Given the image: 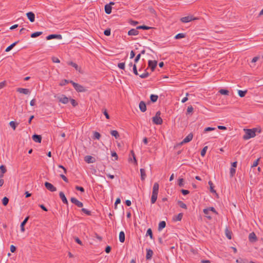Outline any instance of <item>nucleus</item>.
<instances>
[{"instance_id": "1", "label": "nucleus", "mask_w": 263, "mask_h": 263, "mask_svg": "<svg viewBox=\"0 0 263 263\" xmlns=\"http://www.w3.org/2000/svg\"><path fill=\"white\" fill-rule=\"evenodd\" d=\"M159 184L157 182H155L153 185L152 195L151 200V203L152 204L155 203L157 199V196L159 191Z\"/></svg>"}, {"instance_id": "2", "label": "nucleus", "mask_w": 263, "mask_h": 263, "mask_svg": "<svg viewBox=\"0 0 263 263\" xmlns=\"http://www.w3.org/2000/svg\"><path fill=\"white\" fill-rule=\"evenodd\" d=\"M243 130L245 132V134L243 136L244 140H248L256 136V134L254 133V131L252 129H244Z\"/></svg>"}, {"instance_id": "3", "label": "nucleus", "mask_w": 263, "mask_h": 263, "mask_svg": "<svg viewBox=\"0 0 263 263\" xmlns=\"http://www.w3.org/2000/svg\"><path fill=\"white\" fill-rule=\"evenodd\" d=\"M161 115V112L160 111H158L156 115L153 117L152 120L154 124L157 125H161L163 123V120L162 118L160 117Z\"/></svg>"}, {"instance_id": "4", "label": "nucleus", "mask_w": 263, "mask_h": 263, "mask_svg": "<svg viewBox=\"0 0 263 263\" xmlns=\"http://www.w3.org/2000/svg\"><path fill=\"white\" fill-rule=\"evenodd\" d=\"M70 83L72 84L74 89L78 92H83L87 91V89L83 86L78 83H75L72 81H70Z\"/></svg>"}, {"instance_id": "5", "label": "nucleus", "mask_w": 263, "mask_h": 263, "mask_svg": "<svg viewBox=\"0 0 263 263\" xmlns=\"http://www.w3.org/2000/svg\"><path fill=\"white\" fill-rule=\"evenodd\" d=\"M45 186L46 188L50 192H55L57 191V188L48 182H46L45 183Z\"/></svg>"}, {"instance_id": "6", "label": "nucleus", "mask_w": 263, "mask_h": 263, "mask_svg": "<svg viewBox=\"0 0 263 263\" xmlns=\"http://www.w3.org/2000/svg\"><path fill=\"white\" fill-rule=\"evenodd\" d=\"M148 67H149L152 71H153L157 65V62L155 60H149L148 62Z\"/></svg>"}, {"instance_id": "7", "label": "nucleus", "mask_w": 263, "mask_h": 263, "mask_svg": "<svg viewBox=\"0 0 263 263\" xmlns=\"http://www.w3.org/2000/svg\"><path fill=\"white\" fill-rule=\"evenodd\" d=\"M193 138V135L192 133L189 134L183 140L180 142V145H182L184 143H187L191 141Z\"/></svg>"}, {"instance_id": "8", "label": "nucleus", "mask_w": 263, "mask_h": 263, "mask_svg": "<svg viewBox=\"0 0 263 263\" xmlns=\"http://www.w3.org/2000/svg\"><path fill=\"white\" fill-rule=\"evenodd\" d=\"M70 201L72 203L76 204L77 206H78L79 208H81L83 206V204L82 202L79 201L74 197H71L70 199Z\"/></svg>"}, {"instance_id": "9", "label": "nucleus", "mask_w": 263, "mask_h": 263, "mask_svg": "<svg viewBox=\"0 0 263 263\" xmlns=\"http://www.w3.org/2000/svg\"><path fill=\"white\" fill-rule=\"evenodd\" d=\"M59 102L63 104H67L69 101V99L65 95H62L61 97H57Z\"/></svg>"}, {"instance_id": "10", "label": "nucleus", "mask_w": 263, "mask_h": 263, "mask_svg": "<svg viewBox=\"0 0 263 263\" xmlns=\"http://www.w3.org/2000/svg\"><path fill=\"white\" fill-rule=\"evenodd\" d=\"M84 160L88 163H92L96 162V159L94 157L89 155L85 157Z\"/></svg>"}, {"instance_id": "11", "label": "nucleus", "mask_w": 263, "mask_h": 263, "mask_svg": "<svg viewBox=\"0 0 263 263\" xmlns=\"http://www.w3.org/2000/svg\"><path fill=\"white\" fill-rule=\"evenodd\" d=\"M53 39H62V36L61 34H50L46 37L47 40H50Z\"/></svg>"}, {"instance_id": "12", "label": "nucleus", "mask_w": 263, "mask_h": 263, "mask_svg": "<svg viewBox=\"0 0 263 263\" xmlns=\"http://www.w3.org/2000/svg\"><path fill=\"white\" fill-rule=\"evenodd\" d=\"M249 241L251 242H256L257 240V237L254 232L250 233L249 235Z\"/></svg>"}, {"instance_id": "13", "label": "nucleus", "mask_w": 263, "mask_h": 263, "mask_svg": "<svg viewBox=\"0 0 263 263\" xmlns=\"http://www.w3.org/2000/svg\"><path fill=\"white\" fill-rule=\"evenodd\" d=\"M28 18L31 22H33L35 21V15L32 12H29L26 13Z\"/></svg>"}, {"instance_id": "14", "label": "nucleus", "mask_w": 263, "mask_h": 263, "mask_svg": "<svg viewBox=\"0 0 263 263\" xmlns=\"http://www.w3.org/2000/svg\"><path fill=\"white\" fill-rule=\"evenodd\" d=\"M196 18H193L192 16H185V17H182L180 20L183 23H188V22H191V21L192 20H195Z\"/></svg>"}, {"instance_id": "15", "label": "nucleus", "mask_w": 263, "mask_h": 263, "mask_svg": "<svg viewBox=\"0 0 263 263\" xmlns=\"http://www.w3.org/2000/svg\"><path fill=\"white\" fill-rule=\"evenodd\" d=\"M59 196L64 203L68 204V202L67 199L63 192H60L59 193Z\"/></svg>"}, {"instance_id": "16", "label": "nucleus", "mask_w": 263, "mask_h": 263, "mask_svg": "<svg viewBox=\"0 0 263 263\" xmlns=\"http://www.w3.org/2000/svg\"><path fill=\"white\" fill-rule=\"evenodd\" d=\"M33 140L36 142L41 143L42 141V137L41 135L34 134L32 136Z\"/></svg>"}, {"instance_id": "17", "label": "nucleus", "mask_w": 263, "mask_h": 263, "mask_svg": "<svg viewBox=\"0 0 263 263\" xmlns=\"http://www.w3.org/2000/svg\"><path fill=\"white\" fill-rule=\"evenodd\" d=\"M153 255V251L150 249H146V259L147 260L151 259Z\"/></svg>"}, {"instance_id": "18", "label": "nucleus", "mask_w": 263, "mask_h": 263, "mask_svg": "<svg viewBox=\"0 0 263 263\" xmlns=\"http://www.w3.org/2000/svg\"><path fill=\"white\" fill-rule=\"evenodd\" d=\"M29 218V216H27L25 218V219L23 220V221L21 224V230L22 232H24L25 231V225L27 222L28 219Z\"/></svg>"}, {"instance_id": "19", "label": "nucleus", "mask_w": 263, "mask_h": 263, "mask_svg": "<svg viewBox=\"0 0 263 263\" xmlns=\"http://www.w3.org/2000/svg\"><path fill=\"white\" fill-rule=\"evenodd\" d=\"M139 108L142 112H145L146 110V104L144 101H141L140 102Z\"/></svg>"}, {"instance_id": "20", "label": "nucleus", "mask_w": 263, "mask_h": 263, "mask_svg": "<svg viewBox=\"0 0 263 263\" xmlns=\"http://www.w3.org/2000/svg\"><path fill=\"white\" fill-rule=\"evenodd\" d=\"M139 34V31L137 28L136 29H132L128 32V35H137Z\"/></svg>"}, {"instance_id": "21", "label": "nucleus", "mask_w": 263, "mask_h": 263, "mask_svg": "<svg viewBox=\"0 0 263 263\" xmlns=\"http://www.w3.org/2000/svg\"><path fill=\"white\" fill-rule=\"evenodd\" d=\"M17 91L23 93L25 95H27L29 93V90L27 88H18L17 89Z\"/></svg>"}, {"instance_id": "22", "label": "nucleus", "mask_w": 263, "mask_h": 263, "mask_svg": "<svg viewBox=\"0 0 263 263\" xmlns=\"http://www.w3.org/2000/svg\"><path fill=\"white\" fill-rule=\"evenodd\" d=\"M105 12L106 14H109L111 13L112 7L109 5H105L104 7Z\"/></svg>"}, {"instance_id": "23", "label": "nucleus", "mask_w": 263, "mask_h": 263, "mask_svg": "<svg viewBox=\"0 0 263 263\" xmlns=\"http://www.w3.org/2000/svg\"><path fill=\"white\" fill-rule=\"evenodd\" d=\"M119 240L121 242H124L125 241V234L123 231H121L119 233Z\"/></svg>"}, {"instance_id": "24", "label": "nucleus", "mask_w": 263, "mask_h": 263, "mask_svg": "<svg viewBox=\"0 0 263 263\" xmlns=\"http://www.w3.org/2000/svg\"><path fill=\"white\" fill-rule=\"evenodd\" d=\"M166 226V223L164 221H162L159 223L158 226V231H161L163 228H164Z\"/></svg>"}, {"instance_id": "25", "label": "nucleus", "mask_w": 263, "mask_h": 263, "mask_svg": "<svg viewBox=\"0 0 263 263\" xmlns=\"http://www.w3.org/2000/svg\"><path fill=\"white\" fill-rule=\"evenodd\" d=\"M67 64L69 65H70L71 66L73 67L77 70L80 71V68L78 66V65L76 63L70 61V62H67Z\"/></svg>"}, {"instance_id": "26", "label": "nucleus", "mask_w": 263, "mask_h": 263, "mask_svg": "<svg viewBox=\"0 0 263 263\" xmlns=\"http://www.w3.org/2000/svg\"><path fill=\"white\" fill-rule=\"evenodd\" d=\"M141 179L144 180L146 177L145 170L144 168L140 169Z\"/></svg>"}, {"instance_id": "27", "label": "nucleus", "mask_w": 263, "mask_h": 263, "mask_svg": "<svg viewBox=\"0 0 263 263\" xmlns=\"http://www.w3.org/2000/svg\"><path fill=\"white\" fill-rule=\"evenodd\" d=\"M110 134L112 136L115 137V138L116 139H118L120 137V135H119V134L117 130H111L110 131Z\"/></svg>"}, {"instance_id": "28", "label": "nucleus", "mask_w": 263, "mask_h": 263, "mask_svg": "<svg viewBox=\"0 0 263 263\" xmlns=\"http://www.w3.org/2000/svg\"><path fill=\"white\" fill-rule=\"evenodd\" d=\"M17 43H18V41H16V42L13 43V44H12L11 45H10V46H9L6 49L5 51L8 52V51H10L16 45V44Z\"/></svg>"}, {"instance_id": "29", "label": "nucleus", "mask_w": 263, "mask_h": 263, "mask_svg": "<svg viewBox=\"0 0 263 263\" xmlns=\"http://www.w3.org/2000/svg\"><path fill=\"white\" fill-rule=\"evenodd\" d=\"M158 99V96L155 95H151L150 96L151 101L154 103L156 102Z\"/></svg>"}, {"instance_id": "30", "label": "nucleus", "mask_w": 263, "mask_h": 263, "mask_svg": "<svg viewBox=\"0 0 263 263\" xmlns=\"http://www.w3.org/2000/svg\"><path fill=\"white\" fill-rule=\"evenodd\" d=\"M42 34H43L42 32H41V31H37V32H35L32 33L31 34L30 36L32 38H35V37H36L41 35Z\"/></svg>"}, {"instance_id": "31", "label": "nucleus", "mask_w": 263, "mask_h": 263, "mask_svg": "<svg viewBox=\"0 0 263 263\" xmlns=\"http://www.w3.org/2000/svg\"><path fill=\"white\" fill-rule=\"evenodd\" d=\"M152 28L151 27H148L145 25L139 26L137 27V29H144V30H148Z\"/></svg>"}, {"instance_id": "32", "label": "nucleus", "mask_w": 263, "mask_h": 263, "mask_svg": "<svg viewBox=\"0 0 263 263\" xmlns=\"http://www.w3.org/2000/svg\"><path fill=\"white\" fill-rule=\"evenodd\" d=\"M219 92L223 95H229V91L227 89H221L219 90Z\"/></svg>"}, {"instance_id": "33", "label": "nucleus", "mask_w": 263, "mask_h": 263, "mask_svg": "<svg viewBox=\"0 0 263 263\" xmlns=\"http://www.w3.org/2000/svg\"><path fill=\"white\" fill-rule=\"evenodd\" d=\"M225 233H226V236L227 237V238L229 239H231L232 238V237H231V232L228 229H226V230H225Z\"/></svg>"}, {"instance_id": "34", "label": "nucleus", "mask_w": 263, "mask_h": 263, "mask_svg": "<svg viewBox=\"0 0 263 263\" xmlns=\"http://www.w3.org/2000/svg\"><path fill=\"white\" fill-rule=\"evenodd\" d=\"M209 212L210 211H209V210H208L207 209H205L203 210V213L205 215L206 218H208L209 219H211L212 217L209 215Z\"/></svg>"}, {"instance_id": "35", "label": "nucleus", "mask_w": 263, "mask_h": 263, "mask_svg": "<svg viewBox=\"0 0 263 263\" xmlns=\"http://www.w3.org/2000/svg\"><path fill=\"white\" fill-rule=\"evenodd\" d=\"M247 92V90H245V91L239 90L238 91V95L241 98L245 97V96L246 95Z\"/></svg>"}, {"instance_id": "36", "label": "nucleus", "mask_w": 263, "mask_h": 263, "mask_svg": "<svg viewBox=\"0 0 263 263\" xmlns=\"http://www.w3.org/2000/svg\"><path fill=\"white\" fill-rule=\"evenodd\" d=\"M185 34L184 33H178L177 35H176V36H175V39H180L184 38V37H185Z\"/></svg>"}, {"instance_id": "37", "label": "nucleus", "mask_w": 263, "mask_h": 263, "mask_svg": "<svg viewBox=\"0 0 263 263\" xmlns=\"http://www.w3.org/2000/svg\"><path fill=\"white\" fill-rule=\"evenodd\" d=\"M237 263H249L247 259L239 258L236 261Z\"/></svg>"}, {"instance_id": "38", "label": "nucleus", "mask_w": 263, "mask_h": 263, "mask_svg": "<svg viewBox=\"0 0 263 263\" xmlns=\"http://www.w3.org/2000/svg\"><path fill=\"white\" fill-rule=\"evenodd\" d=\"M18 123H16L14 121H11L9 123L10 126L13 128V130H15L16 127V125H18Z\"/></svg>"}, {"instance_id": "39", "label": "nucleus", "mask_w": 263, "mask_h": 263, "mask_svg": "<svg viewBox=\"0 0 263 263\" xmlns=\"http://www.w3.org/2000/svg\"><path fill=\"white\" fill-rule=\"evenodd\" d=\"M146 235L149 236L150 237L151 239H153V232H152V230H151V228H149L147 230V232H146Z\"/></svg>"}, {"instance_id": "40", "label": "nucleus", "mask_w": 263, "mask_h": 263, "mask_svg": "<svg viewBox=\"0 0 263 263\" xmlns=\"http://www.w3.org/2000/svg\"><path fill=\"white\" fill-rule=\"evenodd\" d=\"M9 202V199L7 197H5L2 199V203L4 206H6Z\"/></svg>"}, {"instance_id": "41", "label": "nucleus", "mask_w": 263, "mask_h": 263, "mask_svg": "<svg viewBox=\"0 0 263 263\" xmlns=\"http://www.w3.org/2000/svg\"><path fill=\"white\" fill-rule=\"evenodd\" d=\"M178 205L181 208H183V209H187V206H186V205L182 201H179L178 202Z\"/></svg>"}, {"instance_id": "42", "label": "nucleus", "mask_w": 263, "mask_h": 263, "mask_svg": "<svg viewBox=\"0 0 263 263\" xmlns=\"http://www.w3.org/2000/svg\"><path fill=\"white\" fill-rule=\"evenodd\" d=\"M209 184L210 186V191L212 193H216V191L214 189V186L211 181H209Z\"/></svg>"}, {"instance_id": "43", "label": "nucleus", "mask_w": 263, "mask_h": 263, "mask_svg": "<svg viewBox=\"0 0 263 263\" xmlns=\"http://www.w3.org/2000/svg\"><path fill=\"white\" fill-rule=\"evenodd\" d=\"M208 146H205L201 150V156L202 157H204L205 156L206 152V151L208 149Z\"/></svg>"}, {"instance_id": "44", "label": "nucleus", "mask_w": 263, "mask_h": 263, "mask_svg": "<svg viewBox=\"0 0 263 263\" xmlns=\"http://www.w3.org/2000/svg\"><path fill=\"white\" fill-rule=\"evenodd\" d=\"M236 173V170L235 168L231 167L230 170V177H233Z\"/></svg>"}, {"instance_id": "45", "label": "nucleus", "mask_w": 263, "mask_h": 263, "mask_svg": "<svg viewBox=\"0 0 263 263\" xmlns=\"http://www.w3.org/2000/svg\"><path fill=\"white\" fill-rule=\"evenodd\" d=\"M193 110H194V108L191 105V106H188V107L187 108V111H186V115L192 113Z\"/></svg>"}, {"instance_id": "46", "label": "nucleus", "mask_w": 263, "mask_h": 263, "mask_svg": "<svg viewBox=\"0 0 263 263\" xmlns=\"http://www.w3.org/2000/svg\"><path fill=\"white\" fill-rule=\"evenodd\" d=\"M148 76H149L148 72H147L146 71H145V72H144L143 73L140 74L139 77L141 78L144 79V78H147Z\"/></svg>"}, {"instance_id": "47", "label": "nucleus", "mask_w": 263, "mask_h": 263, "mask_svg": "<svg viewBox=\"0 0 263 263\" xmlns=\"http://www.w3.org/2000/svg\"><path fill=\"white\" fill-rule=\"evenodd\" d=\"M81 211L83 212V213H84L85 214H86V215H90L91 213L90 211L87 210L86 209H85V208H82L81 209Z\"/></svg>"}, {"instance_id": "48", "label": "nucleus", "mask_w": 263, "mask_h": 263, "mask_svg": "<svg viewBox=\"0 0 263 263\" xmlns=\"http://www.w3.org/2000/svg\"><path fill=\"white\" fill-rule=\"evenodd\" d=\"M93 137L95 139H99L101 137V135L97 132H95L93 133Z\"/></svg>"}, {"instance_id": "49", "label": "nucleus", "mask_w": 263, "mask_h": 263, "mask_svg": "<svg viewBox=\"0 0 263 263\" xmlns=\"http://www.w3.org/2000/svg\"><path fill=\"white\" fill-rule=\"evenodd\" d=\"M183 217V214L182 213H179L176 216V218L175 220L176 221H180Z\"/></svg>"}, {"instance_id": "50", "label": "nucleus", "mask_w": 263, "mask_h": 263, "mask_svg": "<svg viewBox=\"0 0 263 263\" xmlns=\"http://www.w3.org/2000/svg\"><path fill=\"white\" fill-rule=\"evenodd\" d=\"M184 179L183 178H180L178 180V185L180 187H182L184 185Z\"/></svg>"}, {"instance_id": "51", "label": "nucleus", "mask_w": 263, "mask_h": 263, "mask_svg": "<svg viewBox=\"0 0 263 263\" xmlns=\"http://www.w3.org/2000/svg\"><path fill=\"white\" fill-rule=\"evenodd\" d=\"M102 111H103V114L105 116L106 119H109L110 118V117L106 109H103Z\"/></svg>"}, {"instance_id": "52", "label": "nucleus", "mask_w": 263, "mask_h": 263, "mask_svg": "<svg viewBox=\"0 0 263 263\" xmlns=\"http://www.w3.org/2000/svg\"><path fill=\"white\" fill-rule=\"evenodd\" d=\"M0 170H1V173H2L5 174L7 172L6 167L3 165H2L0 166Z\"/></svg>"}, {"instance_id": "53", "label": "nucleus", "mask_w": 263, "mask_h": 263, "mask_svg": "<svg viewBox=\"0 0 263 263\" xmlns=\"http://www.w3.org/2000/svg\"><path fill=\"white\" fill-rule=\"evenodd\" d=\"M70 101L72 104V105L73 106V107H75L77 105H78V103L75 100L73 99H70Z\"/></svg>"}, {"instance_id": "54", "label": "nucleus", "mask_w": 263, "mask_h": 263, "mask_svg": "<svg viewBox=\"0 0 263 263\" xmlns=\"http://www.w3.org/2000/svg\"><path fill=\"white\" fill-rule=\"evenodd\" d=\"M118 67L121 69H124L125 68V63H119L118 64Z\"/></svg>"}, {"instance_id": "55", "label": "nucleus", "mask_w": 263, "mask_h": 263, "mask_svg": "<svg viewBox=\"0 0 263 263\" xmlns=\"http://www.w3.org/2000/svg\"><path fill=\"white\" fill-rule=\"evenodd\" d=\"M110 29H107L104 30V34L106 36H109L110 35Z\"/></svg>"}, {"instance_id": "56", "label": "nucleus", "mask_w": 263, "mask_h": 263, "mask_svg": "<svg viewBox=\"0 0 263 263\" xmlns=\"http://www.w3.org/2000/svg\"><path fill=\"white\" fill-rule=\"evenodd\" d=\"M259 160H260V158H258L256 161H255L253 162V164L252 165L251 167H254L257 166V165L258 164V162H259Z\"/></svg>"}, {"instance_id": "57", "label": "nucleus", "mask_w": 263, "mask_h": 263, "mask_svg": "<svg viewBox=\"0 0 263 263\" xmlns=\"http://www.w3.org/2000/svg\"><path fill=\"white\" fill-rule=\"evenodd\" d=\"M215 129V128H214V127H206L204 129V132L205 133V132H210V131H212V130H214Z\"/></svg>"}, {"instance_id": "58", "label": "nucleus", "mask_w": 263, "mask_h": 263, "mask_svg": "<svg viewBox=\"0 0 263 263\" xmlns=\"http://www.w3.org/2000/svg\"><path fill=\"white\" fill-rule=\"evenodd\" d=\"M52 61L53 63H59L60 62V60L58 58L54 57L52 58Z\"/></svg>"}, {"instance_id": "59", "label": "nucleus", "mask_w": 263, "mask_h": 263, "mask_svg": "<svg viewBox=\"0 0 263 263\" xmlns=\"http://www.w3.org/2000/svg\"><path fill=\"white\" fill-rule=\"evenodd\" d=\"M69 82H70V81H69L68 80H67L66 79L63 80L62 81V82L60 83V85L61 86H63V85H65L66 84H68Z\"/></svg>"}, {"instance_id": "60", "label": "nucleus", "mask_w": 263, "mask_h": 263, "mask_svg": "<svg viewBox=\"0 0 263 263\" xmlns=\"http://www.w3.org/2000/svg\"><path fill=\"white\" fill-rule=\"evenodd\" d=\"M253 130L254 131V133L256 134V132L260 133L261 132V129L260 127L258 128H252Z\"/></svg>"}, {"instance_id": "61", "label": "nucleus", "mask_w": 263, "mask_h": 263, "mask_svg": "<svg viewBox=\"0 0 263 263\" xmlns=\"http://www.w3.org/2000/svg\"><path fill=\"white\" fill-rule=\"evenodd\" d=\"M133 72H134L135 74L138 75V71H137V67H136V64H134L133 65Z\"/></svg>"}, {"instance_id": "62", "label": "nucleus", "mask_w": 263, "mask_h": 263, "mask_svg": "<svg viewBox=\"0 0 263 263\" xmlns=\"http://www.w3.org/2000/svg\"><path fill=\"white\" fill-rule=\"evenodd\" d=\"M76 189L78 191H81V192H84V189L82 187V186H76Z\"/></svg>"}, {"instance_id": "63", "label": "nucleus", "mask_w": 263, "mask_h": 263, "mask_svg": "<svg viewBox=\"0 0 263 263\" xmlns=\"http://www.w3.org/2000/svg\"><path fill=\"white\" fill-rule=\"evenodd\" d=\"M60 177L62 178V179L65 181L66 182H68V179L67 178V177L63 174H61L60 175Z\"/></svg>"}, {"instance_id": "64", "label": "nucleus", "mask_w": 263, "mask_h": 263, "mask_svg": "<svg viewBox=\"0 0 263 263\" xmlns=\"http://www.w3.org/2000/svg\"><path fill=\"white\" fill-rule=\"evenodd\" d=\"M181 192L182 194L184 195H187L190 193L189 191L184 189L181 190Z\"/></svg>"}]
</instances>
